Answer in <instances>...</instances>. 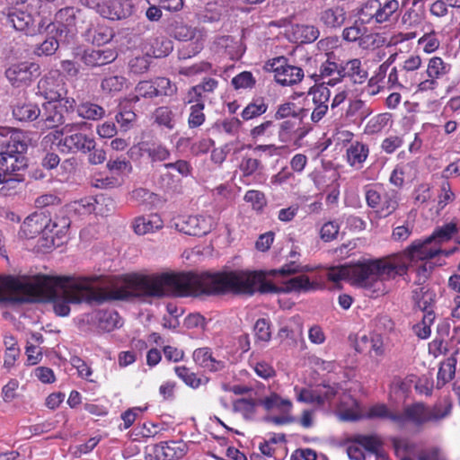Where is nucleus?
<instances>
[{
  "label": "nucleus",
  "mask_w": 460,
  "mask_h": 460,
  "mask_svg": "<svg viewBox=\"0 0 460 460\" xmlns=\"http://www.w3.org/2000/svg\"><path fill=\"white\" fill-rule=\"evenodd\" d=\"M451 70V66L439 57L429 60L426 69V78H421V92L432 91L438 86V79L446 76Z\"/></svg>",
  "instance_id": "f3484780"
},
{
  "label": "nucleus",
  "mask_w": 460,
  "mask_h": 460,
  "mask_svg": "<svg viewBox=\"0 0 460 460\" xmlns=\"http://www.w3.org/2000/svg\"><path fill=\"white\" fill-rule=\"evenodd\" d=\"M415 305L421 311H428L434 303L435 294L425 287H417L412 291Z\"/></svg>",
  "instance_id": "37998d69"
},
{
  "label": "nucleus",
  "mask_w": 460,
  "mask_h": 460,
  "mask_svg": "<svg viewBox=\"0 0 460 460\" xmlns=\"http://www.w3.org/2000/svg\"><path fill=\"white\" fill-rule=\"evenodd\" d=\"M355 441L371 454L376 453L381 447L380 440L375 436L358 435Z\"/></svg>",
  "instance_id": "774afa93"
},
{
  "label": "nucleus",
  "mask_w": 460,
  "mask_h": 460,
  "mask_svg": "<svg viewBox=\"0 0 460 460\" xmlns=\"http://www.w3.org/2000/svg\"><path fill=\"white\" fill-rule=\"evenodd\" d=\"M261 404L267 410L277 409L282 412H289L293 404L289 399L281 398L278 394H271L270 396L261 400Z\"/></svg>",
  "instance_id": "79ce46f5"
},
{
  "label": "nucleus",
  "mask_w": 460,
  "mask_h": 460,
  "mask_svg": "<svg viewBox=\"0 0 460 460\" xmlns=\"http://www.w3.org/2000/svg\"><path fill=\"white\" fill-rule=\"evenodd\" d=\"M193 40V42L183 47L181 49L179 50L180 59H188L192 57H195L203 49L205 40L204 32H202L201 34H198V36L194 38Z\"/></svg>",
  "instance_id": "13d9d810"
},
{
  "label": "nucleus",
  "mask_w": 460,
  "mask_h": 460,
  "mask_svg": "<svg viewBox=\"0 0 460 460\" xmlns=\"http://www.w3.org/2000/svg\"><path fill=\"white\" fill-rule=\"evenodd\" d=\"M361 341L369 348L372 357H382L385 354V346L381 336L373 335L370 338L363 336Z\"/></svg>",
  "instance_id": "0e129e2a"
},
{
  "label": "nucleus",
  "mask_w": 460,
  "mask_h": 460,
  "mask_svg": "<svg viewBox=\"0 0 460 460\" xmlns=\"http://www.w3.org/2000/svg\"><path fill=\"white\" fill-rule=\"evenodd\" d=\"M82 17V12L75 7H65L55 14L53 25L58 37L66 44L73 41L76 33V23Z\"/></svg>",
  "instance_id": "1a4fd4ad"
},
{
  "label": "nucleus",
  "mask_w": 460,
  "mask_h": 460,
  "mask_svg": "<svg viewBox=\"0 0 460 460\" xmlns=\"http://www.w3.org/2000/svg\"><path fill=\"white\" fill-rule=\"evenodd\" d=\"M75 108L77 115L84 119L98 120L105 115L103 107L89 101L80 102Z\"/></svg>",
  "instance_id": "72a5a7b5"
},
{
  "label": "nucleus",
  "mask_w": 460,
  "mask_h": 460,
  "mask_svg": "<svg viewBox=\"0 0 460 460\" xmlns=\"http://www.w3.org/2000/svg\"><path fill=\"white\" fill-rule=\"evenodd\" d=\"M300 111H303V109L297 111L296 106L293 102H285L280 104L274 115L276 119H298L302 120V117L300 116Z\"/></svg>",
  "instance_id": "052dcab7"
},
{
  "label": "nucleus",
  "mask_w": 460,
  "mask_h": 460,
  "mask_svg": "<svg viewBox=\"0 0 460 460\" xmlns=\"http://www.w3.org/2000/svg\"><path fill=\"white\" fill-rule=\"evenodd\" d=\"M154 84L156 97H172L178 91L176 84L166 77H156Z\"/></svg>",
  "instance_id": "5fc2aeb1"
},
{
  "label": "nucleus",
  "mask_w": 460,
  "mask_h": 460,
  "mask_svg": "<svg viewBox=\"0 0 460 460\" xmlns=\"http://www.w3.org/2000/svg\"><path fill=\"white\" fill-rule=\"evenodd\" d=\"M341 69L342 63L335 62L332 55L327 54L326 60L319 67V73L312 74L311 77L318 84L334 86L341 82Z\"/></svg>",
  "instance_id": "a211bd4d"
},
{
  "label": "nucleus",
  "mask_w": 460,
  "mask_h": 460,
  "mask_svg": "<svg viewBox=\"0 0 460 460\" xmlns=\"http://www.w3.org/2000/svg\"><path fill=\"white\" fill-rule=\"evenodd\" d=\"M174 371L177 376L181 378L187 385L192 388H198L200 385V378H199L195 373L191 372L186 367H175Z\"/></svg>",
  "instance_id": "338daca9"
},
{
  "label": "nucleus",
  "mask_w": 460,
  "mask_h": 460,
  "mask_svg": "<svg viewBox=\"0 0 460 460\" xmlns=\"http://www.w3.org/2000/svg\"><path fill=\"white\" fill-rule=\"evenodd\" d=\"M392 444L397 456H406L416 449V444L405 438H393Z\"/></svg>",
  "instance_id": "e2e57ef3"
},
{
  "label": "nucleus",
  "mask_w": 460,
  "mask_h": 460,
  "mask_svg": "<svg viewBox=\"0 0 460 460\" xmlns=\"http://www.w3.org/2000/svg\"><path fill=\"white\" fill-rule=\"evenodd\" d=\"M316 282L304 274L292 277L283 282L281 288L265 279L258 271L230 270L222 272L162 273L142 276L131 274L117 281V299L132 297H162L165 296H199L226 293L253 295L260 293L308 292L315 290Z\"/></svg>",
  "instance_id": "f257e3e1"
},
{
  "label": "nucleus",
  "mask_w": 460,
  "mask_h": 460,
  "mask_svg": "<svg viewBox=\"0 0 460 460\" xmlns=\"http://www.w3.org/2000/svg\"><path fill=\"white\" fill-rule=\"evenodd\" d=\"M103 18L109 20H120L124 17L123 12L117 1H108L102 3V5L97 11Z\"/></svg>",
  "instance_id": "bf43d9fd"
},
{
  "label": "nucleus",
  "mask_w": 460,
  "mask_h": 460,
  "mask_svg": "<svg viewBox=\"0 0 460 460\" xmlns=\"http://www.w3.org/2000/svg\"><path fill=\"white\" fill-rule=\"evenodd\" d=\"M368 155L369 148L367 144L353 142L346 151L347 163L355 169H361Z\"/></svg>",
  "instance_id": "bb28decb"
},
{
  "label": "nucleus",
  "mask_w": 460,
  "mask_h": 460,
  "mask_svg": "<svg viewBox=\"0 0 460 460\" xmlns=\"http://www.w3.org/2000/svg\"><path fill=\"white\" fill-rule=\"evenodd\" d=\"M163 227V220L157 214L146 217H138L133 223V228L137 234L143 235L154 233Z\"/></svg>",
  "instance_id": "c85d7f7f"
},
{
  "label": "nucleus",
  "mask_w": 460,
  "mask_h": 460,
  "mask_svg": "<svg viewBox=\"0 0 460 460\" xmlns=\"http://www.w3.org/2000/svg\"><path fill=\"white\" fill-rule=\"evenodd\" d=\"M385 37L378 32H366L363 34L358 46L364 50H375L385 45Z\"/></svg>",
  "instance_id": "09e8293b"
},
{
  "label": "nucleus",
  "mask_w": 460,
  "mask_h": 460,
  "mask_svg": "<svg viewBox=\"0 0 460 460\" xmlns=\"http://www.w3.org/2000/svg\"><path fill=\"white\" fill-rule=\"evenodd\" d=\"M155 453L163 460H174L184 455L183 449L175 441L161 442L155 447Z\"/></svg>",
  "instance_id": "c9c22d12"
},
{
  "label": "nucleus",
  "mask_w": 460,
  "mask_h": 460,
  "mask_svg": "<svg viewBox=\"0 0 460 460\" xmlns=\"http://www.w3.org/2000/svg\"><path fill=\"white\" fill-rule=\"evenodd\" d=\"M59 43H65L64 41L60 40V37H58V39H56L54 37H49V38L46 39L41 44L38 45L36 47L34 52L38 56L53 55L57 51V49L59 46Z\"/></svg>",
  "instance_id": "69168bd1"
},
{
  "label": "nucleus",
  "mask_w": 460,
  "mask_h": 460,
  "mask_svg": "<svg viewBox=\"0 0 460 460\" xmlns=\"http://www.w3.org/2000/svg\"><path fill=\"white\" fill-rule=\"evenodd\" d=\"M130 86V82L122 75L107 74L101 81L100 87L102 91L111 96H115L119 93Z\"/></svg>",
  "instance_id": "393cba45"
},
{
  "label": "nucleus",
  "mask_w": 460,
  "mask_h": 460,
  "mask_svg": "<svg viewBox=\"0 0 460 460\" xmlns=\"http://www.w3.org/2000/svg\"><path fill=\"white\" fill-rule=\"evenodd\" d=\"M40 75V65L30 61L13 64L5 71L7 80L14 87L29 86Z\"/></svg>",
  "instance_id": "9b49d317"
},
{
  "label": "nucleus",
  "mask_w": 460,
  "mask_h": 460,
  "mask_svg": "<svg viewBox=\"0 0 460 460\" xmlns=\"http://www.w3.org/2000/svg\"><path fill=\"white\" fill-rule=\"evenodd\" d=\"M295 34L301 43H312L319 38L320 31L314 25L300 24L296 25Z\"/></svg>",
  "instance_id": "3c124183"
},
{
  "label": "nucleus",
  "mask_w": 460,
  "mask_h": 460,
  "mask_svg": "<svg viewBox=\"0 0 460 460\" xmlns=\"http://www.w3.org/2000/svg\"><path fill=\"white\" fill-rule=\"evenodd\" d=\"M13 116L19 121H33L40 116V109L25 98V93L12 102Z\"/></svg>",
  "instance_id": "aec40b11"
},
{
  "label": "nucleus",
  "mask_w": 460,
  "mask_h": 460,
  "mask_svg": "<svg viewBox=\"0 0 460 460\" xmlns=\"http://www.w3.org/2000/svg\"><path fill=\"white\" fill-rule=\"evenodd\" d=\"M379 0H367L358 10V14L364 18L365 23H369L371 21L379 23Z\"/></svg>",
  "instance_id": "8fccbe9b"
},
{
  "label": "nucleus",
  "mask_w": 460,
  "mask_h": 460,
  "mask_svg": "<svg viewBox=\"0 0 460 460\" xmlns=\"http://www.w3.org/2000/svg\"><path fill=\"white\" fill-rule=\"evenodd\" d=\"M319 22L331 30H340L348 19L344 4H332L323 9L318 14Z\"/></svg>",
  "instance_id": "6ab92c4d"
},
{
  "label": "nucleus",
  "mask_w": 460,
  "mask_h": 460,
  "mask_svg": "<svg viewBox=\"0 0 460 460\" xmlns=\"http://www.w3.org/2000/svg\"><path fill=\"white\" fill-rule=\"evenodd\" d=\"M308 94L312 96L314 107L328 106L331 91L325 85L315 84L310 88Z\"/></svg>",
  "instance_id": "6e6d98bb"
},
{
  "label": "nucleus",
  "mask_w": 460,
  "mask_h": 460,
  "mask_svg": "<svg viewBox=\"0 0 460 460\" xmlns=\"http://www.w3.org/2000/svg\"><path fill=\"white\" fill-rule=\"evenodd\" d=\"M27 142L20 136L11 137L0 151V172L4 177L20 175L27 167Z\"/></svg>",
  "instance_id": "423d86ee"
},
{
  "label": "nucleus",
  "mask_w": 460,
  "mask_h": 460,
  "mask_svg": "<svg viewBox=\"0 0 460 460\" xmlns=\"http://www.w3.org/2000/svg\"><path fill=\"white\" fill-rule=\"evenodd\" d=\"M261 404V400L242 398L234 402V410L239 412L246 420H251L254 417L256 409Z\"/></svg>",
  "instance_id": "c03bdc74"
},
{
  "label": "nucleus",
  "mask_w": 460,
  "mask_h": 460,
  "mask_svg": "<svg viewBox=\"0 0 460 460\" xmlns=\"http://www.w3.org/2000/svg\"><path fill=\"white\" fill-rule=\"evenodd\" d=\"M443 250L436 246L429 236L413 241L402 252L392 256L395 266L403 268L402 275L408 270L416 272L419 281H424L431 271L433 265L428 261L439 255Z\"/></svg>",
  "instance_id": "20e7f679"
},
{
  "label": "nucleus",
  "mask_w": 460,
  "mask_h": 460,
  "mask_svg": "<svg viewBox=\"0 0 460 460\" xmlns=\"http://www.w3.org/2000/svg\"><path fill=\"white\" fill-rule=\"evenodd\" d=\"M268 66L274 72L277 83L281 85H293L304 78V71L301 67L289 65L284 57H279L269 62Z\"/></svg>",
  "instance_id": "ddd939ff"
},
{
  "label": "nucleus",
  "mask_w": 460,
  "mask_h": 460,
  "mask_svg": "<svg viewBox=\"0 0 460 460\" xmlns=\"http://www.w3.org/2000/svg\"><path fill=\"white\" fill-rule=\"evenodd\" d=\"M49 226V225L46 224L45 217L33 214L23 221L21 226V233L26 238H33L36 234L46 231Z\"/></svg>",
  "instance_id": "cd10ccee"
},
{
  "label": "nucleus",
  "mask_w": 460,
  "mask_h": 460,
  "mask_svg": "<svg viewBox=\"0 0 460 460\" xmlns=\"http://www.w3.org/2000/svg\"><path fill=\"white\" fill-rule=\"evenodd\" d=\"M367 205L376 210L382 217L392 215L399 207L400 193L395 190H385L380 185L366 186Z\"/></svg>",
  "instance_id": "0eeeda50"
},
{
  "label": "nucleus",
  "mask_w": 460,
  "mask_h": 460,
  "mask_svg": "<svg viewBox=\"0 0 460 460\" xmlns=\"http://www.w3.org/2000/svg\"><path fill=\"white\" fill-rule=\"evenodd\" d=\"M451 406L443 408L440 404L432 407L423 402L404 405L399 411H392L385 404L371 406L367 413L370 419L390 420L398 429L420 433L429 423L438 422L449 415Z\"/></svg>",
  "instance_id": "f03ea898"
},
{
  "label": "nucleus",
  "mask_w": 460,
  "mask_h": 460,
  "mask_svg": "<svg viewBox=\"0 0 460 460\" xmlns=\"http://www.w3.org/2000/svg\"><path fill=\"white\" fill-rule=\"evenodd\" d=\"M190 114L188 118V127L190 128H196L203 125L206 120L204 113L205 103L199 102H193L189 103Z\"/></svg>",
  "instance_id": "de8ad7c7"
},
{
  "label": "nucleus",
  "mask_w": 460,
  "mask_h": 460,
  "mask_svg": "<svg viewBox=\"0 0 460 460\" xmlns=\"http://www.w3.org/2000/svg\"><path fill=\"white\" fill-rule=\"evenodd\" d=\"M294 392L297 402L323 406L326 403H332L338 393V387L326 385H317L314 388L296 385Z\"/></svg>",
  "instance_id": "9d476101"
},
{
  "label": "nucleus",
  "mask_w": 460,
  "mask_h": 460,
  "mask_svg": "<svg viewBox=\"0 0 460 460\" xmlns=\"http://www.w3.org/2000/svg\"><path fill=\"white\" fill-rule=\"evenodd\" d=\"M131 199L138 204H143L153 208L157 205L160 201V198L157 194L149 191L144 188H138L131 192Z\"/></svg>",
  "instance_id": "603ef678"
},
{
  "label": "nucleus",
  "mask_w": 460,
  "mask_h": 460,
  "mask_svg": "<svg viewBox=\"0 0 460 460\" xmlns=\"http://www.w3.org/2000/svg\"><path fill=\"white\" fill-rule=\"evenodd\" d=\"M202 73H213L216 74L217 71L213 70V65L208 61H201L196 64H193L190 66H181L178 68V74L182 75L188 77L195 76L197 75Z\"/></svg>",
  "instance_id": "4d7b16f0"
},
{
  "label": "nucleus",
  "mask_w": 460,
  "mask_h": 460,
  "mask_svg": "<svg viewBox=\"0 0 460 460\" xmlns=\"http://www.w3.org/2000/svg\"><path fill=\"white\" fill-rule=\"evenodd\" d=\"M368 77L367 71L363 67L359 58H352L342 63L341 80L349 78L354 84H364Z\"/></svg>",
  "instance_id": "4be33fe9"
},
{
  "label": "nucleus",
  "mask_w": 460,
  "mask_h": 460,
  "mask_svg": "<svg viewBox=\"0 0 460 460\" xmlns=\"http://www.w3.org/2000/svg\"><path fill=\"white\" fill-rule=\"evenodd\" d=\"M37 94L44 97L48 102L62 101L66 94L63 79L56 75H46L37 85Z\"/></svg>",
  "instance_id": "dca6fc26"
},
{
  "label": "nucleus",
  "mask_w": 460,
  "mask_h": 460,
  "mask_svg": "<svg viewBox=\"0 0 460 460\" xmlns=\"http://www.w3.org/2000/svg\"><path fill=\"white\" fill-rule=\"evenodd\" d=\"M84 123H68L66 124L61 129L53 130L48 133L41 141L42 146L45 148L49 146L51 149L53 146H56L57 148L61 152V140L64 139V135L72 133L75 128H78L81 125Z\"/></svg>",
  "instance_id": "2f4dec72"
},
{
  "label": "nucleus",
  "mask_w": 460,
  "mask_h": 460,
  "mask_svg": "<svg viewBox=\"0 0 460 460\" xmlns=\"http://www.w3.org/2000/svg\"><path fill=\"white\" fill-rule=\"evenodd\" d=\"M268 110V104L263 99H257L250 102L242 111L241 116L244 120H250L264 114Z\"/></svg>",
  "instance_id": "864d4df0"
},
{
  "label": "nucleus",
  "mask_w": 460,
  "mask_h": 460,
  "mask_svg": "<svg viewBox=\"0 0 460 460\" xmlns=\"http://www.w3.org/2000/svg\"><path fill=\"white\" fill-rule=\"evenodd\" d=\"M457 232L456 224L450 222L437 227L429 236V240H431L436 246L440 247L442 243L448 242Z\"/></svg>",
  "instance_id": "e433bc0d"
},
{
  "label": "nucleus",
  "mask_w": 460,
  "mask_h": 460,
  "mask_svg": "<svg viewBox=\"0 0 460 460\" xmlns=\"http://www.w3.org/2000/svg\"><path fill=\"white\" fill-rule=\"evenodd\" d=\"M173 49L172 41L164 36H158L152 40L149 55L155 58L168 56Z\"/></svg>",
  "instance_id": "ea45409f"
},
{
  "label": "nucleus",
  "mask_w": 460,
  "mask_h": 460,
  "mask_svg": "<svg viewBox=\"0 0 460 460\" xmlns=\"http://www.w3.org/2000/svg\"><path fill=\"white\" fill-rule=\"evenodd\" d=\"M202 32V30L189 26L181 21H173L169 26L170 35L181 41L193 40L198 34Z\"/></svg>",
  "instance_id": "7c9ffc66"
},
{
  "label": "nucleus",
  "mask_w": 460,
  "mask_h": 460,
  "mask_svg": "<svg viewBox=\"0 0 460 460\" xmlns=\"http://www.w3.org/2000/svg\"><path fill=\"white\" fill-rule=\"evenodd\" d=\"M217 86V80L214 78H204L201 83L189 88L183 99V102L192 103L193 102L199 101L205 103L208 95L213 93Z\"/></svg>",
  "instance_id": "412c9836"
},
{
  "label": "nucleus",
  "mask_w": 460,
  "mask_h": 460,
  "mask_svg": "<svg viewBox=\"0 0 460 460\" xmlns=\"http://www.w3.org/2000/svg\"><path fill=\"white\" fill-rule=\"evenodd\" d=\"M83 125H81L78 128H75L72 133L66 134L64 139L61 140V152L69 154V153H82L87 154L96 146V142L94 137L77 132L81 128Z\"/></svg>",
  "instance_id": "2eb2a0df"
},
{
  "label": "nucleus",
  "mask_w": 460,
  "mask_h": 460,
  "mask_svg": "<svg viewBox=\"0 0 460 460\" xmlns=\"http://www.w3.org/2000/svg\"><path fill=\"white\" fill-rule=\"evenodd\" d=\"M193 360L199 367L211 371L217 372L225 368V362L217 360L212 356L209 348H199L193 352Z\"/></svg>",
  "instance_id": "b1692460"
},
{
  "label": "nucleus",
  "mask_w": 460,
  "mask_h": 460,
  "mask_svg": "<svg viewBox=\"0 0 460 460\" xmlns=\"http://www.w3.org/2000/svg\"><path fill=\"white\" fill-rule=\"evenodd\" d=\"M155 122L167 129H173L175 127V113L167 106H161L154 111Z\"/></svg>",
  "instance_id": "a18cd8bd"
},
{
  "label": "nucleus",
  "mask_w": 460,
  "mask_h": 460,
  "mask_svg": "<svg viewBox=\"0 0 460 460\" xmlns=\"http://www.w3.org/2000/svg\"><path fill=\"white\" fill-rule=\"evenodd\" d=\"M75 108L74 98L62 101L47 102L43 104L42 121L47 128H54L65 123V113L73 111Z\"/></svg>",
  "instance_id": "f8f14e48"
},
{
  "label": "nucleus",
  "mask_w": 460,
  "mask_h": 460,
  "mask_svg": "<svg viewBox=\"0 0 460 460\" xmlns=\"http://www.w3.org/2000/svg\"><path fill=\"white\" fill-rule=\"evenodd\" d=\"M39 1L31 0L29 3L18 4L3 12L7 22L11 23L16 31L26 35H34L43 26L42 18L37 10Z\"/></svg>",
  "instance_id": "39448f33"
},
{
  "label": "nucleus",
  "mask_w": 460,
  "mask_h": 460,
  "mask_svg": "<svg viewBox=\"0 0 460 460\" xmlns=\"http://www.w3.org/2000/svg\"><path fill=\"white\" fill-rule=\"evenodd\" d=\"M366 32H367V28L365 26L364 20L358 19L342 30L341 38L347 42L358 44Z\"/></svg>",
  "instance_id": "4c0bfd02"
},
{
  "label": "nucleus",
  "mask_w": 460,
  "mask_h": 460,
  "mask_svg": "<svg viewBox=\"0 0 460 460\" xmlns=\"http://www.w3.org/2000/svg\"><path fill=\"white\" fill-rule=\"evenodd\" d=\"M403 268L395 266L390 257L386 261L368 260L350 265V282L365 289L370 297H378L385 293L384 279L402 276Z\"/></svg>",
  "instance_id": "7ed1b4c3"
},
{
  "label": "nucleus",
  "mask_w": 460,
  "mask_h": 460,
  "mask_svg": "<svg viewBox=\"0 0 460 460\" xmlns=\"http://www.w3.org/2000/svg\"><path fill=\"white\" fill-rule=\"evenodd\" d=\"M84 36L88 42L102 45L110 42L114 37V31L105 24L91 22Z\"/></svg>",
  "instance_id": "5701e85b"
},
{
  "label": "nucleus",
  "mask_w": 460,
  "mask_h": 460,
  "mask_svg": "<svg viewBox=\"0 0 460 460\" xmlns=\"http://www.w3.org/2000/svg\"><path fill=\"white\" fill-rule=\"evenodd\" d=\"M171 226L189 235L202 236L208 234L216 221L211 216H178L171 222Z\"/></svg>",
  "instance_id": "6e6552de"
},
{
  "label": "nucleus",
  "mask_w": 460,
  "mask_h": 460,
  "mask_svg": "<svg viewBox=\"0 0 460 460\" xmlns=\"http://www.w3.org/2000/svg\"><path fill=\"white\" fill-rule=\"evenodd\" d=\"M156 97L154 80L140 81L135 87L134 93H130L128 97V102H137L141 98L153 99Z\"/></svg>",
  "instance_id": "58836bf2"
},
{
  "label": "nucleus",
  "mask_w": 460,
  "mask_h": 460,
  "mask_svg": "<svg viewBox=\"0 0 460 460\" xmlns=\"http://www.w3.org/2000/svg\"><path fill=\"white\" fill-rule=\"evenodd\" d=\"M406 3L407 0H385L384 3L380 2L379 24L388 22L400 7L404 6Z\"/></svg>",
  "instance_id": "49530a36"
},
{
  "label": "nucleus",
  "mask_w": 460,
  "mask_h": 460,
  "mask_svg": "<svg viewBox=\"0 0 460 460\" xmlns=\"http://www.w3.org/2000/svg\"><path fill=\"white\" fill-rule=\"evenodd\" d=\"M276 130L277 125L274 121L265 120L253 127L249 135L254 141H269L275 137Z\"/></svg>",
  "instance_id": "f704fd0d"
},
{
  "label": "nucleus",
  "mask_w": 460,
  "mask_h": 460,
  "mask_svg": "<svg viewBox=\"0 0 460 460\" xmlns=\"http://www.w3.org/2000/svg\"><path fill=\"white\" fill-rule=\"evenodd\" d=\"M141 155L146 156L151 163L164 162L169 159L170 150L158 142H142L139 144Z\"/></svg>",
  "instance_id": "a878e982"
},
{
  "label": "nucleus",
  "mask_w": 460,
  "mask_h": 460,
  "mask_svg": "<svg viewBox=\"0 0 460 460\" xmlns=\"http://www.w3.org/2000/svg\"><path fill=\"white\" fill-rule=\"evenodd\" d=\"M456 366L454 359H447L440 365L438 372L437 386H443L449 382L455 376Z\"/></svg>",
  "instance_id": "680f3d73"
},
{
  "label": "nucleus",
  "mask_w": 460,
  "mask_h": 460,
  "mask_svg": "<svg viewBox=\"0 0 460 460\" xmlns=\"http://www.w3.org/2000/svg\"><path fill=\"white\" fill-rule=\"evenodd\" d=\"M95 321L97 328L102 332H111L121 325L119 315L114 310H102L97 312L95 314Z\"/></svg>",
  "instance_id": "473e14b6"
},
{
  "label": "nucleus",
  "mask_w": 460,
  "mask_h": 460,
  "mask_svg": "<svg viewBox=\"0 0 460 460\" xmlns=\"http://www.w3.org/2000/svg\"><path fill=\"white\" fill-rule=\"evenodd\" d=\"M299 255L298 252L296 249L291 250L289 252V258L292 259L290 262L286 263L280 269L275 270L273 271L274 274L280 275H293L296 273H304L312 271L313 268L308 265H301L297 263L295 259Z\"/></svg>",
  "instance_id": "a19ab883"
},
{
  "label": "nucleus",
  "mask_w": 460,
  "mask_h": 460,
  "mask_svg": "<svg viewBox=\"0 0 460 460\" xmlns=\"http://www.w3.org/2000/svg\"><path fill=\"white\" fill-rule=\"evenodd\" d=\"M74 57L87 67H96L113 62L118 54L112 49H76Z\"/></svg>",
  "instance_id": "4468645a"
},
{
  "label": "nucleus",
  "mask_w": 460,
  "mask_h": 460,
  "mask_svg": "<svg viewBox=\"0 0 460 460\" xmlns=\"http://www.w3.org/2000/svg\"><path fill=\"white\" fill-rule=\"evenodd\" d=\"M301 120L298 119H286L283 120L278 129V137L280 143L286 144L290 142L295 136L298 139L305 137V132L298 129L297 127L300 125Z\"/></svg>",
  "instance_id": "c756f323"
}]
</instances>
